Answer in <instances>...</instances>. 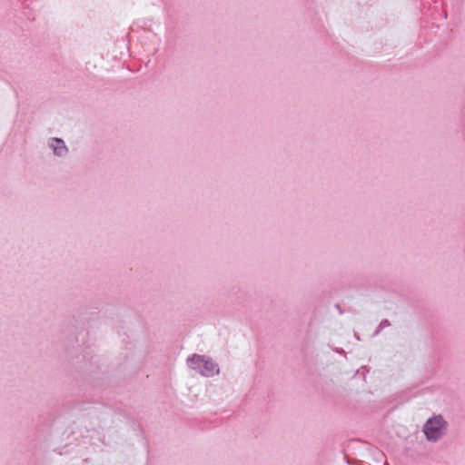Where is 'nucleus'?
Wrapping results in <instances>:
<instances>
[{"instance_id":"1","label":"nucleus","mask_w":465,"mask_h":465,"mask_svg":"<svg viewBox=\"0 0 465 465\" xmlns=\"http://www.w3.org/2000/svg\"><path fill=\"white\" fill-rule=\"evenodd\" d=\"M190 368L197 370L202 375L212 376L218 373L217 366L204 356L193 354L188 359Z\"/></svg>"},{"instance_id":"3","label":"nucleus","mask_w":465,"mask_h":465,"mask_svg":"<svg viewBox=\"0 0 465 465\" xmlns=\"http://www.w3.org/2000/svg\"><path fill=\"white\" fill-rule=\"evenodd\" d=\"M52 147L54 149V153L59 156L64 155L67 152V149L64 142L57 138L53 140Z\"/></svg>"},{"instance_id":"2","label":"nucleus","mask_w":465,"mask_h":465,"mask_svg":"<svg viewBox=\"0 0 465 465\" xmlns=\"http://www.w3.org/2000/svg\"><path fill=\"white\" fill-rule=\"evenodd\" d=\"M444 430L445 421L441 416L430 419L424 426V433L430 440H438L443 434Z\"/></svg>"}]
</instances>
